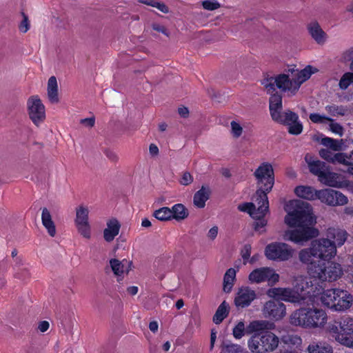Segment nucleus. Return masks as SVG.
I'll return each mask as SVG.
<instances>
[{"label":"nucleus","mask_w":353,"mask_h":353,"mask_svg":"<svg viewBox=\"0 0 353 353\" xmlns=\"http://www.w3.org/2000/svg\"><path fill=\"white\" fill-rule=\"evenodd\" d=\"M285 210L287 212L285 223L289 227L297 228L285 232L283 238L285 240L303 244L319 235V230L313 228L316 223V219L309 203L292 200L287 203Z\"/></svg>","instance_id":"f257e3e1"},{"label":"nucleus","mask_w":353,"mask_h":353,"mask_svg":"<svg viewBox=\"0 0 353 353\" xmlns=\"http://www.w3.org/2000/svg\"><path fill=\"white\" fill-rule=\"evenodd\" d=\"M293 288H273L267 291V295L276 300L283 301L299 305L308 304V301H314L321 290L312 286V281L307 276H295Z\"/></svg>","instance_id":"f03ea898"},{"label":"nucleus","mask_w":353,"mask_h":353,"mask_svg":"<svg viewBox=\"0 0 353 353\" xmlns=\"http://www.w3.org/2000/svg\"><path fill=\"white\" fill-rule=\"evenodd\" d=\"M274 323L266 320H254L247 326V333L252 334L248 340V347L252 353H270L279 347L280 339L270 331Z\"/></svg>","instance_id":"7ed1b4c3"},{"label":"nucleus","mask_w":353,"mask_h":353,"mask_svg":"<svg viewBox=\"0 0 353 353\" xmlns=\"http://www.w3.org/2000/svg\"><path fill=\"white\" fill-rule=\"evenodd\" d=\"M328 320L326 311L312 306L301 307L290 316V323L294 326L309 330L323 329Z\"/></svg>","instance_id":"20e7f679"},{"label":"nucleus","mask_w":353,"mask_h":353,"mask_svg":"<svg viewBox=\"0 0 353 353\" xmlns=\"http://www.w3.org/2000/svg\"><path fill=\"white\" fill-rule=\"evenodd\" d=\"M317 71L316 68L311 65H307L301 70L290 69L286 73L276 75L277 88L289 97L294 96L301 85Z\"/></svg>","instance_id":"39448f33"},{"label":"nucleus","mask_w":353,"mask_h":353,"mask_svg":"<svg viewBox=\"0 0 353 353\" xmlns=\"http://www.w3.org/2000/svg\"><path fill=\"white\" fill-rule=\"evenodd\" d=\"M254 176L256 180L257 190L253 199L259 200V204L262 203L259 207V212L266 210L268 207V193H269L274 184V173L272 165L268 162H263L255 170Z\"/></svg>","instance_id":"423d86ee"},{"label":"nucleus","mask_w":353,"mask_h":353,"mask_svg":"<svg viewBox=\"0 0 353 353\" xmlns=\"http://www.w3.org/2000/svg\"><path fill=\"white\" fill-rule=\"evenodd\" d=\"M336 254V248L329 239L322 238L312 242L310 248L299 252L300 261L309 265L316 264V259L330 260Z\"/></svg>","instance_id":"0eeeda50"},{"label":"nucleus","mask_w":353,"mask_h":353,"mask_svg":"<svg viewBox=\"0 0 353 353\" xmlns=\"http://www.w3.org/2000/svg\"><path fill=\"white\" fill-rule=\"evenodd\" d=\"M309 279L315 282L318 279L322 282L336 281L343 275V269L339 263L327 261L318 264L309 265L307 268Z\"/></svg>","instance_id":"6e6552de"},{"label":"nucleus","mask_w":353,"mask_h":353,"mask_svg":"<svg viewBox=\"0 0 353 353\" xmlns=\"http://www.w3.org/2000/svg\"><path fill=\"white\" fill-rule=\"evenodd\" d=\"M326 331L329 336L344 346L353 348V319L345 317L340 321L329 323Z\"/></svg>","instance_id":"1a4fd4ad"},{"label":"nucleus","mask_w":353,"mask_h":353,"mask_svg":"<svg viewBox=\"0 0 353 353\" xmlns=\"http://www.w3.org/2000/svg\"><path fill=\"white\" fill-rule=\"evenodd\" d=\"M259 203V200L253 199L252 202L239 205L238 209L241 212H248L251 217L256 220L254 225V230L261 234L265 231V227L267 225V221L264 216L269 211V206L266 210H263V213L258 214L259 207L262 206V203L260 204Z\"/></svg>","instance_id":"9d476101"},{"label":"nucleus","mask_w":353,"mask_h":353,"mask_svg":"<svg viewBox=\"0 0 353 353\" xmlns=\"http://www.w3.org/2000/svg\"><path fill=\"white\" fill-rule=\"evenodd\" d=\"M294 249L287 243L274 242L268 244L265 249V256L272 261H285L294 254Z\"/></svg>","instance_id":"9b49d317"},{"label":"nucleus","mask_w":353,"mask_h":353,"mask_svg":"<svg viewBox=\"0 0 353 353\" xmlns=\"http://www.w3.org/2000/svg\"><path fill=\"white\" fill-rule=\"evenodd\" d=\"M279 274L273 268L262 267L253 270L248 276V281L252 284L268 282L269 285H274L279 281Z\"/></svg>","instance_id":"f8f14e48"},{"label":"nucleus","mask_w":353,"mask_h":353,"mask_svg":"<svg viewBox=\"0 0 353 353\" xmlns=\"http://www.w3.org/2000/svg\"><path fill=\"white\" fill-rule=\"evenodd\" d=\"M27 111L32 123L39 126L46 119V108L40 98L31 96L27 101Z\"/></svg>","instance_id":"ddd939ff"},{"label":"nucleus","mask_w":353,"mask_h":353,"mask_svg":"<svg viewBox=\"0 0 353 353\" xmlns=\"http://www.w3.org/2000/svg\"><path fill=\"white\" fill-rule=\"evenodd\" d=\"M262 312L265 318L279 321L285 316L286 307L281 302L270 300L264 304Z\"/></svg>","instance_id":"4468645a"},{"label":"nucleus","mask_w":353,"mask_h":353,"mask_svg":"<svg viewBox=\"0 0 353 353\" xmlns=\"http://www.w3.org/2000/svg\"><path fill=\"white\" fill-rule=\"evenodd\" d=\"M317 199L329 205H343L347 203V198L341 192L332 190L325 189L318 191Z\"/></svg>","instance_id":"2eb2a0df"},{"label":"nucleus","mask_w":353,"mask_h":353,"mask_svg":"<svg viewBox=\"0 0 353 353\" xmlns=\"http://www.w3.org/2000/svg\"><path fill=\"white\" fill-rule=\"evenodd\" d=\"M312 286L319 287L321 290H319V294L316 296L314 301H308V304H313L319 300L323 305L332 310V305H334V301H336V296L338 293L336 290H339V288H332L324 290L322 285L313 281Z\"/></svg>","instance_id":"dca6fc26"},{"label":"nucleus","mask_w":353,"mask_h":353,"mask_svg":"<svg viewBox=\"0 0 353 353\" xmlns=\"http://www.w3.org/2000/svg\"><path fill=\"white\" fill-rule=\"evenodd\" d=\"M256 298L255 290L248 286H243L239 288L235 298L234 304L237 307H248Z\"/></svg>","instance_id":"f3484780"},{"label":"nucleus","mask_w":353,"mask_h":353,"mask_svg":"<svg viewBox=\"0 0 353 353\" xmlns=\"http://www.w3.org/2000/svg\"><path fill=\"white\" fill-rule=\"evenodd\" d=\"M337 296L334 305H332V310L336 312H344L351 307L353 303V296L347 291L339 288L336 290Z\"/></svg>","instance_id":"a211bd4d"},{"label":"nucleus","mask_w":353,"mask_h":353,"mask_svg":"<svg viewBox=\"0 0 353 353\" xmlns=\"http://www.w3.org/2000/svg\"><path fill=\"white\" fill-rule=\"evenodd\" d=\"M307 30L316 43L323 45L327 41V34L317 21L313 20L309 22L307 25Z\"/></svg>","instance_id":"6ab92c4d"},{"label":"nucleus","mask_w":353,"mask_h":353,"mask_svg":"<svg viewBox=\"0 0 353 353\" xmlns=\"http://www.w3.org/2000/svg\"><path fill=\"white\" fill-rule=\"evenodd\" d=\"M121 225L115 218H111L106 222V228L103 230V238L105 241L111 242L119 234Z\"/></svg>","instance_id":"aec40b11"},{"label":"nucleus","mask_w":353,"mask_h":353,"mask_svg":"<svg viewBox=\"0 0 353 353\" xmlns=\"http://www.w3.org/2000/svg\"><path fill=\"white\" fill-rule=\"evenodd\" d=\"M326 236V239L335 245L336 248V246H341L344 244L347 237V233L344 230L331 228L327 230Z\"/></svg>","instance_id":"412c9836"},{"label":"nucleus","mask_w":353,"mask_h":353,"mask_svg":"<svg viewBox=\"0 0 353 353\" xmlns=\"http://www.w3.org/2000/svg\"><path fill=\"white\" fill-rule=\"evenodd\" d=\"M110 267L117 276H122L127 274L132 269V262L129 260L123 259L119 261L118 259H111L110 261Z\"/></svg>","instance_id":"4be33fe9"},{"label":"nucleus","mask_w":353,"mask_h":353,"mask_svg":"<svg viewBox=\"0 0 353 353\" xmlns=\"http://www.w3.org/2000/svg\"><path fill=\"white\" fill-rule=\"evenodd\" d=\"M340 178L339 174L329 172L327 169L319 179L321 183L329 186L344 188L345 181H341Z\"/></svg>","instance_id":"5701e85b"},{"label":"nucleus","mask_w":353,"mask_h":353,"mask_svg":"<svg viewBox=\"0 0 353 353\" xmlns=\"http://www.w3.org/2000/svg\"><path fill=\"white\" fill-rule=\"evenodd\" d=\"M305 159L308 165L310 171L317 176L319 179L327 169L325 164L319 160L314 159L310 154H307Z\"/></svg>","instance_id":"b1692460"},{"label":"nucleus","mask_w":353,"mask_h":353,"mask_svg":"<svg viewBox=\"0 0 353 353\" xmlns=\"http://www.w3.org/2000/svg\"><path fill=\"white\" fill-rule=\"evenodd\" d=\"M41 222L43 227L46 229L48 234L54 237L56 235L57 230L55 223L52 220L50 212L44 208L41 212Z\"/></svg>","instance_id":"393cba45"},{"label":"nucleus","mask_w":353,"mask_h":353,"mask_svg":"<svg viewBox=\"0 0 353 353\" xmlns=\"http://www.w3.org/2000/svg\"><path fill=\"white\" fill-rule=\"evenodd\" d=\"M295 194L305 200L317 199L318 191L310 186L299 185L294 189Z\"/></svg>","instance_id":"a878e982"},{"label":"nucleus","mask_w":353,"mask_h":353,"mask_svg":"<svg viewBox=\"0 0 353 353\" xmlns=\"http://www.w3.org/2000/svg\"><path fill=\"white\" fill-rule=\"evenodd\" d=\"M282 97L281 94L276 93L270 98V111L272 118L277 119L278 115L281 112Z\"/></svg>","instance_id":"bb28decb"},{"label":"nucleus","mask_w":353,"mask_h":353,"mask_svg":"<svg viewBox=\"0 0 353 353\" xmlns=\"http://www.w3.org/2000/svg\"><path fill=\"white\" fill-rule=\"evenodd\" d=\"M237 270L234 268L228 269L223 276V290L225 292L229 293L234 285Z\"/></svg>","instance_id":"cd10ccee"},{"label":"nucleus","mask_w":353,"mask_h":353,"mask_svg":"<svg viewBox=\"0 0 353 353\" xmlns=\"http://www.w3.org/2000/svg\"><path fill=\"white\" fill-rule=\"evenodd\" d=\"M210 190L207 188L202 187L194 195V205L199 208H203L205 205V202L209 199Z\"/></svg>","instance_id":"c85d7f7f"},{"label":"nucleus","mask_w":353,"mask_h":353,"mask_svg":"<svg viewBox=\"0 0 353 353\" xmlns=\"http://www.w3.org/2000/svg\"><path fill=\"white\" fill-rule=\"evenodd\" d=\"M48 97L52 103L59 101L58 85L55 77H51L48 81Z\"/></svg>","instance_id":"c756f323"},{"label":"nucleus","mask_w":353,"mask_h":353,"mask_svg":"<svg viewBox=\"0 0 353 353\" xmlns=\"http://www.w3.org/2000/svg\"><path fill=\"white\" fill-rule=\"evenodd\" d=\"M170 210L172 214H171L172 219H174L177 221H181L185 219L189 215L187 208L181 203L174 205Z\"/></svg>","instance_id":"7c9ffc66"},{"label":"nucleus","mask_w":353,"mask_h":353,"mask_svg":"<svg viewBox=\"0 0 353 353\" xmlns=\"http://www.w3.org/2000/svg\"><path fill=\"white\" fill-rule=\"evenodd\" d=\"M298 119L299 116L297 114L290 110H286L283 112H281L278 115L277 119H274L273 120L278 123L289 125L296 121Z\"/></svg>","instance_id":"2f4dec72"},{"label":"nucleus","mask_w":353,"mask_h":353,"mask_svg":"<svg viewBox=\"0 0 353 353\" xmlns=\"http://www.w3.org/2000/svg\"><path fill=\"white\" fill-rule=\"evenodd\" d=\"M89 208L85 205H80L76 208L74 224L89 222Z\"/></svg>","instance_id":"473e14b6"},{"label":"nucleus","mask_w":353,"mask_h":353,"mask_svg":"<svg viewBox=\"0 0 353 353\" xmlns=\"http://www.w3.org/2000/svg\"><path fill=\"white\" fill-rule=\"evenodd\" d=\"M229 313V305L225 302L223 301L221 303V305L218 307L214 316L213 321L216 324L221 323L225 318L227 317Z\"/></svg>","instance_id":"72a5a7b5"},{"label":"nucleus","mask_w":353,"mask_h":353,"mask_svg":"<svg viewBox=\"0 0 353 353\" xmlns=\"http://www.w3.org/2000/svg\"><path fill=\"white\" fill-rule=\"evenodd\" d=\"M338 163L347 168V172L353 175V150L350 154L343 153L337 157Z\"/></svg>","instance_id":"f704fd0d"},{"label":"nucleus","mask_w":353,"mask_h":353,"mask_svg":"<svg viewBox=\"0 0 353 353\" xmlns=\"http://www.w3.org/2000/svg\"><path fill=\"white\" fill-rule=\"evenodd\" d=\"M325 111L332 117H343L346 114L347 108L343 105L336 104L327 105L325 107Z\"/></svg>","instance_id":"c9c22d12"},{"label":"nucleus","mask_w":353,"mask_h":353,"mask_svg":"<svg viewBox=\"0 0 353 353\" xmlns=\"http://www.w3.org/2000/svg\"><path fill=\"white\" fill-rule=\"evenodd\" d=\"M307 350L309 353H333L331 345L322 343H316L310 344Z\"/></svg>","instance_id":"e433bc0d"},{"label":"nucleus","mask_w":353,"mask_h":353,"mask_svg":"<svg viewBox=\"0 0 353 353\" xmlns=\"http://www.w3.org/2000/svg\"><path fill=\"white\" fill-rule=\"evenodd\" d=\"M79 234L85 239H90L92 237V228L90 222L75 224Z\"/></svg>","instance_id":"4c0bfd02"},{"label":"nucleus","mask_w":353,"mask_h":353,"mask_svg":"<svg viewBox=\"0 0 353 353\" xmlns=\"http://www.w3.org/2000/svg\"><path fill=\"white\" fill-rule=\"evenodd\" d=\"M171 214V210L168 207H162L155 210L153 214L157 219L162 221L172 220Z\"/></svg>","instance_id":"58836bf2"},{"label":"nucleus","mask_w":353,"mask_h":353,"mask_svg":"<svg viewBox=\"0 0 353 353\" xmlns=\"http://www.w3.org/2000/svg\"><path fill=\"white\" fill-rule=\"evenodd\" d=\"M353 84V72H345L339 79V87L341 90H347Z\"/></svg>","instance_id":"ea45409f"},{"label":"nucleus","mask_w":353,"mask_h":353,"mask_svg":"<svg viewBox=\"0 0 353 353\" xmlns=\"http://www.w3.org/2000/svg\"><path fill=\"white\" fill-rule=\"evenodd\" d=\"M247 334V327L243 321H239L232 329V335L235 339L239 340Z\"/></svg>","instance_id":"a19ab883"},{"label":"nucleus","mask_w":353,"mask_h":353,"mask_svg":"<svg viewBox=\"0 0 353 353\" xmlns=\"http://www.w3.org/2000/svg\"><path fill=\"white\" fill-rule=\"evenodd\" d=\"M221 353H244V349L239 344L224 343Z\"/></svg>","instance_id":"79ce46f5"},{"label":"nucleus","mask_w":353,"mask_h":353,"mask_svg":"<svg viewBox=\"0 0 353 353\" xmlns=\"http://www.w3.org/2000/svg\"><path fill=\"white\" fill-rule=\"evenodd\" d=\"M261 84L269 94L275 91V86L277 87L276 76L274 77H265L261 81Z\"/></svg>","instance_id":"37998d69"},{"label":"nucleus","mask_w":353,"mask_h":353,"mask_svg":"<svg viewBox=\"0 0 353 353\" xmlns=\"http://www.w3.org/2000/svg\"><path fill=\"white\" fill-rule=\"evenodd\" d=\"M342 154L343 153H333L331 149L328 148L321 149L319 151V154L323 159L332 163H338L337 157Z\"/></svg>","instance_id":"c03bdc74"},{"label":"nucleus","mask_w":353,"mask_h":353,"mask_svg":"<svg viewBox=\"0 0 353 353\" xmlns=\"http://www.w3.org/2000/svg\"><path fill=\"white\" fill-rule=\"evenodd\" d=\"M310 119L314 123L325 124L331 120V117L319 113H311L310 114Z\"/></svg>","instance_id":"a18cd8bd"},{"label":"nucleus","mask_w":353,"mask_h":353,"mask_svg":"<svg viewBox=\"0 0 353 353\" xmlns=\"http://www.w3.org/2000/svg\"><path fill=\"white\" fill-rule=\"evenodd\" d=\"M230 128V132L234 138L236 139L242 135L243 128L239 122L236 121H231Z\"/></svg>","instance_id":"49530a36"},{"label":"nucleus","mask_w":353,"mask_h":353,"mask_svg":"<svg viewBox=\"0 0 353 353\" xmlns=\"http://www.w3.org/2000/svg\"><path fill=\"white\" fill-rule=\"evenodd\" d=\"M282 341L285 344L292 345L296 347L301 345L302 343V339L297 335L284 336L282 338Z\"/></svg>","instance_id":"de8ad7c7"},{"label":"nucleus","mask_w":353,"mask_h":353,"mask_svg":"<svg viewBox=\"0 0 353 353\" xmlns=\"http://www.w3.org/2000/svg\"><path fill=\"white\" fill-rule=\"evenodd\" d=\"M329 130L335 134L339 136H342L343 134V128L341 124L336 122L334 119L331 118V120L329 121Z\"/></svg>","instance_id":"09e8293b"},{"label":"nucleus","mask_w":353,"mask_h":353,"mask_svg":"<svg viewBox=\"0 0 353 353\" xmlns=\"http://www.w3.org/2000/svg\"><path fill=\"white\" fill-rule=\"evenodd\" d=\"M141 2L146 5L157 8L158 10H159L163 13H168L169 12L168 6L163 3H160L154 0H145L141 1Z\"/></svg>","instance_id":"8fccbe9b"},{"label":"nucleus","mask_w":353,"mask_h":353,"mask_svg":"<svg viewBox=\"0 0 353 353\" xmlns=\"http://www.w3.org/2000/svg\"><path fill=\"white\" fill-rule=\"evenodd\" d=\"M252 247L250 244H246L244 245L242 251H241V256L243 259L244 264L250 262L252 263L255 261V259L254 257L251 258L250 260V254H251Z\"/></svg>","instance_id":"3c124183"},{"label":"nucleus","mask_w":353,"mask_h":353,"mask_svg":"<svg viewBox=\"0 0 353 353\" xmlns=\"http://www.w3.org/2000/svg\"><path fill=\"white\" fill-rule=\"evenodd\" d=\"M288 126V132L289 133L294 135H298L301 134L303 131V124L299 120V119L293 122L292 124H290Z\"/></svg>","instance_id":"603ef678"},{"label":"nucleus","mask_w":353,"mask_h":353,"mask_svg":"<svg viewBox=\"0 0 353 353\" xmlns=\"http://www.w3.org/2000/svg\"><path fill=\"white\" fill-rule=\"evenodd\" d=\"M201 5L205 10H215L221 7L220 3L216 0H204L201 1Z\"/></svg>","instance_id":"864d4df0"},{"label":"nucleus","mask_w":353,"mask_h":353,"mask_svg":"<svg viewBox=\"0 0 353 353\" xmlns=\"http://www.w3.org/2000/svg\"><path fill=\"white\" fill-rule=\"evenodd\" d=\"M322 143L334 151L340 150V145L336 140L326 137L322 139Z\"/></svg>","instance_id":"5fc2aeb1"},{"label":"nucleus","mask_w":353,"mask_h":353,"mask_svg":"<svg viewBox=\"0 0 353 353\" xmlns=\"http://www.w3.org/2000/svg\"><path fill=\"white\" fill-rule=\"evenodd\" d=\"M30 276V272L28 268H22L16 270L14 272V277L19 279H26Z\"/></svg>","instance_id":"6e6d98bb"},{"label":"nucleus","mask_w":353,"mask_h":353,"mask_svg":"<svg viewBox=\"0 0 353 353\" xmlns=\"http://www.w3.org/2000/svg\"><path fill=\"white\" fill-rule=\"evenodd\" d=\"M343 59L345 61H351L350 68L353 71V47L347 49L343 52Z\"/></svg>","instance_id":"4d7b16f0"},{"label":"nucleus","mask_w":353,"mask_h":353,"mask_svg":"<svg viewBox=\"0 0 353 353\" xmlns=\"http://www.w3.org/2000/svg\"><path fill=\"white\" fill-rule=\"evenodd\" d=\"M193 181V176L188 172H185L182 174L180 179V183L183 185H188Z\"/></svg>","instance_id":"13d9d810"},{"label":"nucleus","mask_w":353,"mask_h":353,"mask_svg":"<svg viewBox=\"0 0 353 353\" xmlns=\"http://www.w3.org/2000/svg\"><path fill=\"white\" fill-rule=\"evenodd\" d=\"M30 24L28 17L26 14H23V20L19 26V29L21 32L26 33V32H28Z\"/></svg>","instance_id":"bf43d9fd"},{"label":"nucleus","mask_w":353,"mask_h":353,"mask_svg":"<svg viewBox=\"0 0 353 353\" xmlns=\"http://www.w3.org/2000/svg\"><path fill=\"white\" fill-rule=\"evenodd\" d=\"M50 328V323L47 321H39L37 324V330L41 333H44Z\"/></svg>","instance_id":"052dcab7"},{"label":"nucleus","mask_w":353,"mask_h":353,"mask_svg":"<svg viewBox=\"0 0 353 353\" xmlns=\"http://www.w3.org/2000/svg\"><path fill=\"white\" fill-rule=\"evenodd\" d=\"M80 123L86 128H91L95 124V119L94 117L82 119L80 120Z\"/></svg>","instance_id":"680f3d73"},{"label":"nucleus","mask_w":353,"mask_h":353,"mask_svg":"<svg viewBox=\"0 0 353 353\" xmlns=\"http://www.w3.org/2000/svg\"><path fill=\"white\" fill-rule=\"evenodd\" d=\"M219 233V228L217 226L212 227L207 233V237L212 241H214Z\"/></svg>","instance_id":"e2e57ef3"},{"label":"nucleus","mask_w":353,"mask_h":353,"mask_svg":"<svg viewBox=\"0 0 353 353\" xmlns=\"http://www.w3.org/2000/svg\"><path fill=\"white\" fill-rule=\"evenodd\" d=\"M152 28L154 30H156V31H157L159 32H161V33L164 34L166 36L169 35L166 28L164 26H161L160 24H158V23L153 24L152 25Z\"/></svg>","instance_id":"0e129e2a"},{"label":"nucleus","mask_w":353,"mask_h":353,"mask_svg":"<svg viewBox=\"0 0 353 353\" xmlns=\"http://www.w3.org/2000/svg\"><path fill=\"white\" fill-rule=\"evenodd\" d=\"M149 152L152 157L157 156L159 150L157 145L151 143L149 146Z\"/></svg>","instance_id":"69168bd1"},{"label":"nucleus","mask_w":353,"mask_h":353,"mask_svg":"<svg viewBox=\"0 0 353 353\" xmlns=\"http://www.w3.org/2000/svg\"><path fill=\"white\" fill-rule=\"evenodd\" d=\"M178 112L182 117H187L189 114V110L186 107H180L178 109Z\"/></svg>","instance_id":"338daca9"},{"label":"nucleus","mask_w":353,"mask_h":353,"mask_svg":"<svg viewBox=\"0 0 353 353\" xmlns=\"http://www.w3.org/2000/svg\"><path fill=\"white\" fill-rule=\"evenodd\" d=\"M127 292L129 294L134 296L138 293L139 288L137 286H130L127 288Z\"/></svg>","instance_id":"774afa93"}]
</instances>
